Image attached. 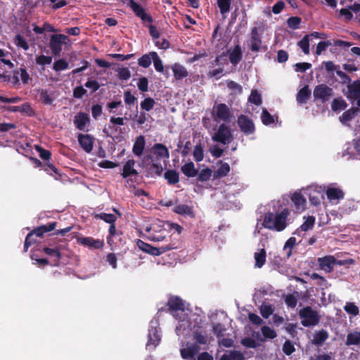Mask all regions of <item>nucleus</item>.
I'll list each match as a JSON object with an SVG mask.
<instances>
[{
  "mask_svg": "<svg viewBox=\"0 0 360 360\" xmlns=\"http://www.w3.org/2000/svg\"><path fill=\"white\" fill-rule=\"evenodd\" d=\"M290 212L288 209L283 210L280 213L267 212L264 218L263 226L270 230L282 231L287 226V218Z\"/></svg>",
  "mask_w": 360,
  "mask_h": 360,
  "instance_id": "nucleus-1",
  "label": "nucleus"
},
{
  "mask_svg": "<svg viewBox=\"0 0 360 360\" xmlns=\"http://www.w3.org/2000/svg\"><path fill=\"white\" fill-rule=\"evenodd\" d=\"M56 226L57 222L52 221L49 223L48 224L39 226L34 229L32 231H30L27 235L25 240L24 252H27L28 250L29 247L31 245V238H32L34 235L37 237H42L44 233L53 231L56 229Z\"/></svg>",
  "mask_w": 360,
  "mask_h": 360,
  "instance_id": "nucleus-2",
  "label": "nucleus"
},
{
  "mask_svg": "<svg viewBox=\"0 0 360 360\" xmlns=\"http://www.w3.org/2000/svg\"><path fill=\"white\" fill-rule=\"evenodd\" d=\"M299 314L302 319L301 323L304 327L316 326L320 320L318 312L311 307H305L300 309Z\"/></svg>",
  "mask_w": 360,
  "mask_h": 360,
  "instance_id": "nucleus-3",
  "label": "nucleus"
},
{
  "mask_svg": "<svg viewBox=\"0 0 360 360\" xmlns=\"http://www.w3.org/2000/svg\"><path fill=\"white\" fill-rule=\"evenodd\" d=\"M233 138L230 128L225 124H221L217 132L212 136V140L215 142L228 144L233 141Z\"/></svg>",
  "mask_w": 360,
  "mask_h": 360,
  "instance_id": "nucleus-4",
  "label": "nucleus"
},
{
  "mask_svg": "<svg viewBox=\"0 0 360 360\" xmlns=\"http://www.w3.org/2000/svg\"><path fill=\"white\" fill-rule=\"evenodd\" d=\"M333 95V89L325 84L316 86L313 91L314 101H320L322 103L328 101Z\"/></svg>",
  "mask_w": 360,
  "mask_h": 360,
  "instance_id": "nucleus-5",
  "label": "nucleus"
},
{
  "mask_svg": "<svg viewBox=\"0 0 360 360\" xmlns=\"http://www.w3.org/2000/svg\"><path fill=\"white\" fill-rule=\"evenodd\" d=\"M68 40V37L62 34H52L50 37L49 48L54 56H59L63 49V44Z\"/></svg>",
  "mask_w": 360,
  "mask_h": 360,
  "instance_id": "nucleus-6",
  "label": "nucleus"
},
{
  "mask_svg": "<svg viewBox=\"0 0 360 360\" xmlns=\"http://www.w3.org/2000/svg\"><path fill=\"white\" fill-rule=\"evenodd\" d=\"M237 124L240 130L245 135L249 136L255 132V126L253 120L245 115L238 117Z\"/></svg>",
  "mask_w": 360,
  "mask_h": 360,
  "instance_id": "nucleus-7",
  "label": "nucleus"
},
{
  "mask_svg": "<svg viewBox=\"0 0 360 360\" xmlns=\"http://www.w3.org/2000/svg\"><path fill=\"white\" fill-rule=\"evenodd\" d=\"M37 91L39 101L46 105H51L59 95L58 91H51L46 89H39Z\"/></svg>",
  "mask_w": 360,
  "mask_h": 360,
  "instance_id": "nucleus-8",
  "label": "nucleus"
},
{
  "mask_svg": "<svg viewBox=\"0 0 360 360\" xmlns=\"http://www.w3.org/2000/svg\"><path fill=\"white\" fill-rule=\"evenodd\" d=\"M179 246V242L178 240H170V243L160 247H153L151 245L148 253L151 255L159 256L167 251L177 249Z\"/></svg>",
  "mask_w": 360,
  "mask_h": 360,
  "instance_id": "nucleus-9",
  "label": "nucleus"
},
{
  "mask_svg": "<svg viewBox=\"0 0 360 360\" xmlns=\"http://www.w3.org/2000/svg\"><path fill=\"white\" fill-rule=\"evenodd\" d=\"M148 340L146 343V347L149 349H155L161 340L160 329L158 328V327L151 325L148 330Z\"/></svg>",
  "mask_w": 360,
  "mask_h": 360,
  "instance_id": "nucleus-10",
  "label": "nucleus"
},
{
  "mask_svg": "<svg viewBox=\"0 0 360 360\" xmlns=\"http://www.w3.org/2000/svg\"><path fill=\"white\" fill-rule=\"evenodd\" d=\"M128 6L131 8L134 14L141 18L142 21L148 22H153L152 17L147 14L145 11V9L134 0H130Z\"/></svg>",
  "mask_w": 360,
  "mask_h": 360,
  "instance_id": "nucleus-11",
  "label": "nucleus"
},
{
  "mask_svg": "<svg viewBox=\"0 0 360 360\" xmlns=\"http://www.w3.org/2000/svg\"><path fill=\"white\" fill-rule=\"evenodd\" d=\"M153 159L155 160L161 159H168L169 158V152L165 145L162 143H155L151 148V154Z\"/></svg>",
  "mask_w": 360,
  "mask_h": 360,
  "instance_id": "nucleus-12",
  "label": "nucleus"
},
{
  "mask_svg": "<svg viewBox=\"0 0 360 360\" xmlns=\"http://www.w3.org/2000/svg\"><path fill=\"white\" fill-rule=\"evenodd\" d=\"M167 311L176 316L174 313L177 311H184V303L182 299L178 296H171L167 303Z\"/></svg>",
  "mask_w": 360,
  "mask_h": 360,
  "instance_id": "nucleus-13",
  "label": "nucleus"
},
{
  "mask_svg": "<svg viewBox=\"0 0 360 360\" xmlns=\"http://www.w3.org/2000/svg\"><path fill=\"white\" fill-rule=\"evenodd\" d=\"M77 243L91 249H101L104 245L103 240L94 239L92 237H79Z\"/></svg>",
  "mask_w": 360,
  "mask_h": 360,
  "instance_id": "nucleus-14",
  "label": "nucleus"
},
{
  "mask_svg": "<svg viewBox=\"0 0 360 360\" xmlns=\"http://www.w3.org/2000/svg\"><path fill=\"white\" fill-rule=\"evenodd\" d=\"M200 349V347L197 344H187L186 347L180 349L181 356L186 360H195Z\"/></svg>",
  "mask_w": 360,
  "mask_h": 360,
  "instance_id": "nucleus-15",
  "label": "nucleus"
},
{
  "mask_svg": "<svg viewBox=\"0 0 360 360\" xmlns=\"http://www.w3.org/2000/svg\"><path fill=\"white\" fill-rule=\"evenodd\" d=\"M77 139L80 147L87 153L91 152L94 143V138L90 134H79Z\"/></svg>",
  "mask_w": 360,
  "mask_h": 360,
  "instance_id": "nucleus-16",
  "label": "nucleus"
},
{
  "mask_svg": "<svg viewBox=\"0 0 360 360\" xmlns=\"http://www.w3.org/2000/svg\"><path fill=\"white\" fill-rule=\"evenodd\" d=\"M147 158L151 160V164L146 169L148 173L147 176L153 178L155 176H160L163 172V167L162 164L153 159V156L150 155H147Z\"/></svg>",
  "mask_w": 360,
  "mask_h": 360,
  "instance_id": "nucleus-17",
  "label": "nucleus"
},
{
  "mask_svg": "<svg viewBox=\"0 0 360 360\" xmlns=\"http://www.w3.org/2000/svg\"><path fill=\"white\" fill-rule=\"evenodd\" d=\"M262 37L259 33V30L257 27H254L251 30L250 33V50L252 52H258L262 46Z\"/></svg>",
  "mask_w": 360,
  "mask_h": 360,
  "instance_id": "nucleus-18",
  "label": "nucleus"
},
{
  "mask_svg": "<svg viewBox=\"0 0 360 360\" xmlns=\"http://www.w3.org/2000/svg\"><path fill=\"white\" fill-rule=\"evenodd\" d=\"M335 257L333 255H327L318 258L320 268L326 272L330 273L334 270Z\"/></svg>",
  "mask_w": 360,
  "mask_h": 360,
  "instance_id": "nucleus-19",
  "label": "nucleus"
},
{
  "mask_svg": "<svg viewBox=\"0 0 360 360\" xmlns=\"http://www.w3.org/2000/svg\"><path fill=\"white\" fill-rule=\"evenodd\" d=\"M73 122L77 129L85 131L86 125L90 123V117L88 114L79 112L75 116Z\"/></svg>",
  "mask_w": 360,
  "mask_h": 360,
  "instance_id": "nucleus-20",
  "label": "nucleus"
},
{
  "mask_svg": "<svg viewBox=\"0 0 360 360\" xmlns=\"http://www.w3.org/2000/svg\"><path fill=\"white\" fill-rule=\"evenodd\" d=\"M290 200L296 212H301L305 209L306 199L300 193H293L290 197Z\"/></svg>",
  "mask_w": 360,
  "mask_h": 360,
  "instance_id": "nucleus-21",
  "label": "nucleus"
},
{
  "mask_svg": "<svg viewBox=\"0 0 360 360\" xmlns=\"http://www.w3.org/2000/svg\"><path fill=\"white\" fill-rule=\"evenodd\" d=\"M217 118L228 122L231 116L229 107L225 103H219L215 106Z\"/></svg>",
  "mask_w": 360,
  "mask_h": 360,
  "instance_id": "nucleus-22",
  "label": "nucleus"
},
{
  "mask_svg": "<svg viewBox=\"0 0 360 360\" xmlns=\"http://www.w3.org/2000/svg\"><path fill=\"white\" fill-rule=\"evenodd\" d=\"M145 147V137L143 135H139L135 139L132 147V152L136 156L141 157L143 154Z\"/></svg>",
  "mask_w": 360,
  "mask_h": 360,
  "instance_id": "nucleus-23",
  "label": "nucleus"
},
{
  "mask_svg": "<svg viewBox=\"0 0 360 360\" xmlns=\"http://www.w3.org/2000/svg\"><path fill=\"white\" fill-rule=\"evenodd\" d=\"M147 231L150 232V235L148 238L150 240L153 242H161L165 240L166 242L170 243V240L172 239V235L169 236V239L167 238V236L165 235L162 232L158 233L155 227H150L146 229Z\"/></svg>",
  "mask_w": 360,
  "mask_h": 360,
  "instance_id": "nucleus-24",
  "label": "nucleus"
},
{
  "mask_svg": "<svg viewBox=\"0 0 360 360\" xmlns=\"http://www.w3.org/2000/svg\"><path fill=\"white\" fill-rule=\"evenodd\" d=\"M174 77L176 80H181L188 76L186 68L180 63H176L171 66Z\"/></svg>",
  "mask_w": 360,
  "mask_h": 360,
  "instance_id": "nucleus-25",
  "label": "nucleus"
},
{
  "mask_svg": "<svg viewBox=\"0 0 360 360\" xmlns=\"http://www.w3.org/2000/svg\"><path fill=\"white\" fill-rule=\"evenodd\" d=\"M134 165H135V160L133 159L128 160L125 162V164L123 166L122 173L121 174V175L123 178L126 179L132 175H134V176L138 175L139 173H138L137 170L134 168Z\"/></svg>",
  "mask_w": 360,
  "mask_h": 360,
  "instance_id": "nucleus-26",
  "label": "nucleus"
},
{
  "mask_svg": "<svg viewBox=\"0 0 360 360\" xmlns=\"http://www.w3.org/2000/svg\"><path fill=\"white\" fill-rule=\"evenodd\" d=\"M328 337L329 335L327 330L324 329L316 330L313 335L311 342L316 346H321L328 338Z\"/></svg>",
  "mask_w": 360,
  "mask_h": 360,
  "instance_id": "nucleus-27",
  "label": "nucleus"
},
{
  "mask_svg": "<svg viewBox=\"0 0 360 360\" xmlns=\"http://www.w3.org/2000/svg\"><path fill=\"white\" fill-rule=\"evenodd\" d=\"M174 212L178 214L188 216L191 218L195 217L193 207L184 204L176 205L174 209Z\"/></svg>",
  "mask_w": 360,
  "mask_h": 360,
  "instance_id": "nucleus-28",
  "label": "nucleus"
},
{
  "mask_svg": "<svg viewBox=\"0 0 360 360\" xmlns=\"http://www.w3.org/2000/svg\"><path fill=\"white\" fill-rule=\"evenodd\" d=\"M326 194L330 202L342 200L345 197L344 192L338 188H328Z\"/></svg>",
  "mask_w": 360,
  "mask_h": 360,
  "instance_id": "nucleus-29",
  "label": "nucleus"
},
{
  "mask_svg": "<svg viewBox=\"0 0 360 360\" xmlns=\"http://www.w3.org/2000/svg\"><path fill=\"white\" fill-rule=\"evenodd\" d=\"M181 170L182 173L188 178L195 177L198 174V170L195 169L193 162H189L184 164L181 167Z\"/></svg>",
  "mask_w": 360,
  "mask_h": 360,
  "instance_id": "nucleus-30",
  "label": "nucleus"
},
{
  "mask_svg": "<svg viewBox=\"0 0 360 360\" xmlns=\"http://www.w3.org/2000/svg\"><path fill=\"white\" fill-rule=\"evenodd\" d=\"M243 58V53L239 45H236L233 51L229 53V60L233 65H236Z\"/></svg>",
  "mask_w": 360,
  "mask_h": 360,
  "instance_id": "nucleus-31",
  "label": "nucleus"
},
{
  "mask_svg": "<svg viewBox=\"0 0 360 360\" xmlns=\"http://www.w3.org/2000/svg\"><path fill=\"white\" fill-rule=\"evenodd\" d=\"M311 95V92L309 86H305L298 91L296 96L297 101L301 104L306 103L310 98Z\"/></svg>",
  "mask_w": 360,
  "mask_h": 360,
  "instance_id": "nucleus-32",
  "label": "nucleus"
},
{
  "mask_svg": "<svg viewBox=\"0 0 360 360\" xmlns=\"http://www.w3.org/2000/svg\"><path fill=\"white\" fill-rule=\"evenodd\" d=\"M345 345L347 346L360 345V331L354 330L347 335Z\"/></svg>",
  "mask_w": 360,
  "mask_h": 360,
  "instance_id": "nucleus-33",
  "label": "nucleus"
},
{
  "mask_svg": "<svg viewBox=\"0 0 360 360\" xmlns=\"http://www.w3.org/2000/svg\"><path fill=\"white\" fill-rule=\"evenodd\" d=\"M164 177L169 185H174L179 181V174L174 169H167Z\"/></svg>",
  "mask_w": 360,
  "mask_h": 360,
  "instance_id": "nucleus-34",
  "label": "nucleus"
},
{
  "mask_svg": "<svg viewBox=\"0 0 360 360\" xmlns=\"http://www.w3.org/2000/svg\"><path fill=\"white\" fill-rule=\"evenodd\" d=\"M348 89V97L350 98H357L359 94H360V80H356L352 84L349 83L347 86Z\"/></svg>",
  "mask_w": 360,
  "mask_h": 360,
  "instance_id": "nucleus-35",
  "label": "nucleus"
},
{
  "mask_svg": "<svg viewBox=\"0 0 360 360\" xmlns=\"http://www.w3.org/2000/svg\"><path fill=\"white\" fill-rule=\"evenodd\" d=\"M60 250L61 248L59 246L55 248L44 247L43 252L46 255L54 257V261L58 262L62 257Z\"/></svg>",
  "mask_w": 360,
  "mask_h": 360,
  "instance_id": "nucleus-36",
  "label": "nucleus"
},
{
  "mask_svg": "<svg viewBox=\"0 0 360 360\" xmlns=\"http://www.w3.org/2000/svg\"><path fill=\"white\" fill-rule=\"evenodd\" d=\"M230 172V166L226 162L221 161L220 167L214 172L213 177L214 179H220L227 176Z\"/></svg>",
  "mask_w": 360,
  "mask_h": 360,
  "instance_id": "nucleus-37",
  "label": "nucleus"
},
{
  "mask_svg": "<svg viewBox=\"0 0 360 360\" xmlns=\"http://www.w3.org/2000/svg\"><path fill=\"white\" fill-rule=\"evenodd\" d=\"M266 251L264 248L259 250L258 252H255L254 255L255 267L262 268L266 262Z\"/></svg>",
  "mask_w": 360,
  "mask_h": 360,
  "instance_id": "nucleus-38",
  "label": "nucleus"
},
{
  "mask_svg": "<svg viewBox=\"0 0 360 360\" xmlns=\"http://www.w3.org/2000/svg\"><path fill=\"white\" fill-rule=\"evenodd\" d=\"M358 111V108L353 107L345 111L342 113V115L340 117V122L342 123H346L349 121H351Z\"/></svg>",
  "mask_w": 360,
  "mask_h": 360,
  "instance_id": "nucleus-39",
  "label": "nucleus"
},
{
  "mask_svg": "<svg viewBox=\"0 0 360 360\" xmlns=\"http://www.w3.org/2000/svg\"><path fill=\"white\" fill-rule=\"evenodd\" d=\"M150 55L153 57V62L155 70L164 73V65L158 54L155 51H151Z\"/></svg>",
  "mask_w": 360,
  "mask_h": 360,
  "instance_id": "nucleus-40",
  "label": "nucleus"
},
{
  "mask_svg": "<svg viewBox=\"0 0 360 360\" xmlns=\"http://www.w3.org/2000/svg\"><path fill=\"white\" fill-rule=\"evenodd\" d=\"M346 101L341 97L333 99L331 103V109L333 111L344 110L347 108Z\"/></svg>",
  "mask_w": 360,
  "mask_h": 360,
  "instance_id": "nucleus-41",
  "label": "nucleus"
},
{
  "mask_svg": "<svg viewBox=\"0 0 360 360\" xmlns=\"http://www.w3.org/2000/svg\"><path fill=\"white\" fill-rule=\"evenodd\" d=\"M304 221L300 226V229L303 231H307L312 229L315 224V217L314 216L304 217Z\"/></svg>",
  "mask_w": 360,
  "mask_h": 360,
  "instance_id": "nucleus-42",
  "label": "nucleus"
},
{
  "mask_svg": "<svg viewBox=\"0 0 360 360\" xmlns=\"http://www.w3.org/2000/svg\"><path fill=\"white\" fill-rule=\"evenodd\" d=\"M94 217L96 219H101V220L104 221L105 222L108 223L110 224L115 223V221L117 220V217H115V215H114L112 214H107L105 212L96 214Z\"/></svg>",
  "mask_w": 360,
  "mask_h": 360,
  "instance_id": "nucleus-43",
  "label": "nucleus"
},
{
  "mask_svg": "<svg viewBox=\"0 0 360 360\" xmlns=\"http://www.w3.org/2000/svg\"><path fill=\"white\" fill-rule=\"evenodd\" d=\"M212 174V170L208 167L202 169L200 173L198 174L197 181L200 182H205L208 181Z\"/></svg>",
  "mask_w": 360,
  "mask_h": 360,
  "instance_id": "nucleus-44",
  "label": "nucleus"
},
{
  "mask_svg": "<svg viewBox=\"0 0 360 360\" xmlns=\"http://www.w3.org/2000/svg\"><path fill=\"white\" fill-rule=\"evenodd\" d=\"M261 332L262 335L264 336V340L269 339L272 340L276 338L277 334L276 332L267 326H262L261 328Z\"/></svg>",
  "mask_w": 360,
  "mask_h": 360,
  "instance_id": "nucleus-45",
  "label": "nucleus"
},
{
  "mask_svg": "<svg viewBox=\"0 0 360 360\" xmlns=\"http://www.w3.org/2000/svg\"><path fill=\"white\" fill-rule=\"evenodd\" d=\"M152 60L153 57L150 52H149V53L144 54L138 59V65L142 68H148L151 65Z\"/></svg>",
  "mask_w": 360,
  "mask_h": 360,
  "instance_id": "nucleus-46",
  "label": "nucleus"
},
{
  "mask_svg": "<svg viewBox=\"0 0 360 360\" xmlns=\"http://www.w3.org/2000/svg\"><path fill=\"white\" fill-rule=\"evenodd\" d=\"M217 6L220 13L224 15L230 11L231 0H217Z\"/></svg>",
  "mask_w": 360,
  "mask_h": 360,
  "instance_id": "nucleus-47",
  "label": "nucleus"
},
{
  "mask_svg": "<svg viewBox=\"0 0 360 360\" xmlns=\"http://www.w3.org/2000/svg\"><path fill=\"white\" fill-rule=\"evenodd\" d=\"M155 104V101L153 98L147 97L141 102L140 106L141 110L148 112L154 108Z\"/></svg>",
  "mask_w": 360,
  "mask_h": 360,
  "instance_id": "nucleus-48",
  "label": "nucleus"
},
{
  "mask_svg": "<svg viewBox=\"0 0 360 360\" xmlns=\"http://www.w3.org/2000/svg\"><path fill=\"white\" fill-rule=\"evenodd\" d=\"M302 22V18L298 16H292L287 20L288 27L292 30H297L300 28Z\"/></svg>",
  "mask_w": 360,
  "mask_h": 360,
  "instance_id": "nucleus-49",
  "label": "nucleus"
},
{
  "mask_svg": "<svg viewBox=\"0 0 360 360\" xmlns=\"http://www.w3.org/2000/svg\"><path fill=\"white\" fill-rule=\"evenodd\" d=\"M14 43L18 47L22 48L25 51H27L30 49L28 43L20 34L15 35L14 38Z\"/></svg>",
  "mask_w": 360,
  "mask_h": 360,
  "instance_id": "nucleus-50",
  "label": "nucleus"
},
{
  "mask_svg": "<svg viewBox=\"0 0 360 360\" xmlns=\"http://www.w3.org/2000/svg\"><path fill=\"white\" fill-rule=\"evenodd\" d=\"M261 120L264 125H270L274 122V117L266 109H263L261 115Z\"/></svg>",
  "mask_w": 360,
  "mask_h": 360,
  "instance_id": "nucleus-51",
  "label": "nucleus"
},
{
  "mask_svg": "<svg viewBox=\"0 0 360 360\" xmlns=\"http://www.w3.org/2000/svg\"><path fill=\"white\" fill-rule=\"evenodd\" d=\"M260 314L264 319H268L273 314L274 309L271 305L263 304L259 307Z\"/></svg>",
  "mask_w": 360,
  "mask_h": 360,
  "instance_id": "nucleus-52",
  "label": "nucleus"
},
{
  "mask_svg": "<svg viewBox=\"0 0 360 360\" xmlns=\"http://www.w3.org/2000/svg\"><path fill=\"white\" fill-rule=\"evenodd\" d=\"M193 158L196 162H200L204 158L203 148L200 144L196 145L194 147L193 153Z\"/></svg>",
  "mask_w": 360,
  "mask_h": 360,
  "instance_id": "nucleus-53",
  "label": "nucleus"
},
{
  "mask_svg": "<svg viewBox=\"0 0 360 360\" xmlns=\"http://www.w3.org/2000/svg\"><path fill=\"white\" fill-rule=\"evenodd\" d=\"M296 243V239L294 237H290L289 239L287 240L284 245L283 250H286V256L288 258H289L292 255V249L295 246Z\"/></svg>",
  "mask_w": 360,
  "mask_h": 360,
  "instance_id": "nucleus-54",
  "label": "nucleus"
},
{
  "mask_svg": "<svg viewBox=\"0 0 360 360\" xmlns=\"http://www.w3.org/2000/svg\"><path fill=\"white\" fill-rule=\"evenodd\" d=\"M345 311L353 316H357L359 314V307L353 302H347L344 307Z\"/></svg>",
  "mask_w": 360,
  "mask_h": 360,
  "instance_id": "nucleus-55",
  "label": "nucleus"
},
{
  "mask_svg": "<svg viewBox=\"0 0 360 360\" xmlns=\"http://www.w3.org/2000/svg\"><path fill=\"white\" fill-rule=\"evenodd\" d=\"M249 102L254 103L256 105H260L262 104V98L260 94L257 90H252L248 98Z\"/></svg>",
  "mask_w": 360,
  "mask_h": 360,
  "instance_id": "nucleus-56",
  "label": "nucleus"
},
{
  "mask_svg": "<svg viewBox=\"0 0 360 360\" xmlns=\"http://www.w3.org/2000/svg\"><path fill=\"white\" fill-rule=\"evenodd\" d=\"M309 35H305L302 40L298 42V46L302 49L304 54L308 55L309 53Z\"/></svg>",
  "mask_w": 360,
  "mask_h": 360,
  "instance_id": "nucleus-57",
  "label": "nucleus"
},
{
  "mask_svg": "<svg viewBox=\"0 0 360 360\" xmlns=\"http://www.w3.org/2000/svg\"><path fill=\"white\" fill-rule=\"evenodd\" d=\"M282 349L284 354L287 356L291 355L295 351L294 345L290 340H286L285 341Z\"/></svg>",
  "mask_w": 360,
  "mask_h": 360,
  "instance_id": "nucleus-58",
  "label": "nucleus"
},
{
  "mask_svg": "<svg viewBox=\"0 0 360 360\" xmlns=\"http://www.w3.org/2000/svg\"><path fill=\"white\" fill-rule=\"evenodd\" d=\"M68 63L65 59H59L53 63V70L59 72L68 69Z\"/></svg>",
  "mask_w": 360,
  "mask_h": 360,
  "instance_id": "nucleus-59",
  "label": "nucleus"
},
{
  "mask_svg": "<svg viewBox=\"0 0 360 360\" xmlns=\"http://www.w3.org/2000/svg\"><path fill=\"white\" fill-rule=\"evenodd\" d=\"M225 331L226 328L222 323H218L213 325V333L218 339L224 336Z\"/></svg>",
  "mask_w": 360,
  "mask_h": 360,
  "instance_id": "nucleus-60",
  "label": "nucleus"
},
{
  "mask_svg": "<svg viewBox=\"0 0 360 360\" xmlns=\"http://www.w3.org/2000/svg\"><path fill=\"white\" fill-rule=\"evenodd\" d=\"M332 45L330 41H321L319 42L316 49V54L320 56L323 51H326L328 47Z\"/></svg>",
  "mask_w": 360,
  "mask_h": 360,
  "instance_id": "nucleus-61",
  "label": "nucleus"
},
{
  "mask_svg": "<svg viewBox=\"0 0 360 360\" xmlns=\"http://www.w3.org/2000/svg\"><path fill=\"white\" fill-rule=\"evenodd\" d=\"M124 100L125 104L130 107L135 103V102L137 101V98L131 94L130 91L128 90L124 92Z\"/></svg>",
  "mask_w": 360,
  "mask_h": 360,
  "instance_id": "nucleus-62",
  "label": "nucleus"
},
{
  "mask_svg": "<svg viewBox=\"0 0 360 360\" xmlns=\"http://www.w3.org/2000/svg\"><path fill=\"white\" fill-rule=\"evenodd\" d=\"M35 149L39 153V157L42 160H49L51 158V153L49 150L44 149L38 145L35 146Z\"/></svg>",
  "mask_w": 360,
  "mask_h": 360,
  "instance_id": "nucleus-63",
  "label": "nucleus"
},
{
  "mask_svg": "<svg viewBox=\"0 0 360 360\" xmlns=\"http://www.w3.org/2000/svg\"><path fill=\"white\" fill-rule=\"evenodd\" d=\"M227 86L235 94H239L243 91L242 86L237 82L232 81V80L227 82Z\"/></svg>",
  "mask_w": 360,
  "mask_h": 360,
  "instance_id": "nucleus-64",
  "label": "nucleus"
}]
</instances>
